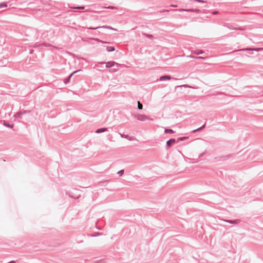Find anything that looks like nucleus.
I'll return each instance as SVG.
<instances>
[{"label": "nucleus", "instance_id": "a878e982", "mask_svg": "<svg viewBox=\"0 0 263 263\" xmlns=\"http://www.w3.org/2000/svg\"><path fill=\"white\" fill-rule=\"evenodd\" d=\"M203 53V51L201 50V51H200L199 52H197V53H197V54H200V53Z\"/></svg>", "mask_w": 263, "mask_h": 263}, {"label": "nucleus", "instance_id": "f8f14e48", "mask_svg": "<svg viewBox=\"0 0 263 263\" xmlns=\"http://www.w3.org/2000/svg\"><path fill=\"white\" fill-rule=\"evenodd\" d=\"M176 88H182V87H184V88H194L193 87H192V86H190L187 84H183V85H181L180 86H175Z\"/></svg>", "mask_w": 263, "mask_h": 263}, {"label": "nucleus", "instance_id": "20e7f679", "mask_svg": "<svg viewBox=\"0 0 263 263\" xmlns=\"http://www.w3.org/2000/svg\"><path fill=\"white\" fill-rule=\"evenodd\" d=\"M222 220L227 223L233 224H238L241 221V220L239 219H236L235 220L222 219Z\"/></svg>", "mask_w": 263, "mask_h": 263}, {"label": "nucleus", "instance_id": "b1692460", "mask_svg": "<svg viewBox=\"0 0 263 263\" xmlns=\"http://www.w3.org/2000/svg\"><path fill=\"white\" fill-rule=\"evenodd\" d=\"M7 263H16L15 261L14 260H11Z\"/></svg>", "mask_w": 263, "mask_h": 263}, {"label": "nucleus", "instance_id": "6e6552de", "mask_svg": "<svg viewBox=\"0 0 263 263\" xmlns=\"http://www.w3.org/2000/svg\"><path fill=\"white\" fill-rule=\"evenodd\" d=\"M67 194L68 195V196L72 198H74V199H78L80 197V195H79V196H74L73 195V194L71 192H67Z\"/></svg>", "mask_w": 263, "mask_h": 263}, {"label": "nucleus", "instance_id": "2eb2a0df", "mask_svg": "<svg viewBox=\"0 0 263 263\" xmlns=\"http://www.w3.org/2000/svg\"><path fill=\"white\" fill-rule=\"evenodd\" d=\"M262 48H246L245 49L246 50H253V51H260L262 50ZM241 50H244V49H241Z\"/></svg>", "mask_w": 263, "mask_h": 263}, {"label": "nucleus", "instance_id": "9b49d317", "mask_svg": "<svg viewBox=\"0 0 263 263\" xmlns=\"http://www.w3.org/2000/svg\"><path fill=\"white\" fill-rule=\"evenodd\" d=\"M164 133L165 134H173L175 132L172 129L165 128L164 129Z\"/></svg>", "mask_w": 263, "mask_h": 263}, {"label": "nucleus", "instance_id": "f03ea898", "mask_svg": "<svg viewBox=\"0 0 263 263\" xmlns=\"http://www.w3.org/2000/svg\"><path fill=\"white\" fill-rule=\"evenodd\" d=\"M232 154H229L226 156H222L216 157L214 158L215 161L217 162L219 161H226L229 158H231L232 156Z\"/></svg>", "mask_w": 263, "mask_h": 263}, {"label": "nucleus", "instance_id": "5701e85b", "mask_svg": "<svg viewBox=\"0 0 263 263\" xmlns=\"http://www.w3.org/2000/svg\"><path fill=\"white\" fill-rule=\"evenodd\" d=\"M28 112H30V110H24L22 113H23V114H26V113H28Z\"/></svg>", "mask_w": 263, "mask_h": 263}, {"label": "nucleus", "instance_id": "f3484780", "mask_svg": "<svg viewBox=\"0 0 263 263\" xmlns=\"http://www.w3.org/2000/svg\"><path fill=\"white\" fill-rule=\"evenodd\" d=\"M138 109L139 110H142L143 109V105L139 102L138 101Z\"/></svg>", "mask_w": 263, "mask_h": 263}, {"label": "nucleus", "instance_id": "6ab92c4d", "mask_svg": "<svg viewBox=\"0 0 263 263\" xmlns=\"http://www.w3.org/2000/svg\"><path fill=\"white\" fill-rule=\"evenodd\" d=\"M124 173V170H121L118 172L117 174L119 175V176H122Z\"/></svg>", "mask_w": 263, "mask_h": 263}, {"label": "nucleus", "instance_id": "ddd939ff", "mask_svg": "<svg viewBox=\"0 0 263 263\" xmlns=\"http://www.w3.org/2000/svg\"><path fill=\"white\" fill-rule=\"evenodd\" d=\"M188 138H189L187 137H179L178 138H177V139H176V142L178 143L179 141H183V140H184L185 139H187Z\"/></svg>", "mask_w": 263, "mask_h": 263}, {"label": "nucleus", "instance_id": "cd10ccee", "mask_svg": "<svg viewBox=\"0 0 263 263\" xmlns=\"http://www.w3.org/2000/svg\"><path fill=\"white\" fill-rule=\"evenodd\" d=\"M97 41L99 42H103L102 41L100 40H97Z\"/></svg>", "mask_w": 263, "mask_h": 263}, {"label": "nucleus", "instance_id": "4468645a", "mask_svg": "<svg viewBox=\"0 0 263 263\" xmlns=\"http://www.w3.org/2000/svg\"><path fill=\"white\" fill-rule=\"evenodd\" d=\"M106 50L107 51L110 52V51H114L115 50V49L114 47L107 46V47H106Z\"/></svg>", "mask_w": 263, "mask_h": 263}, {"label": "nucleus", "instance_id": "dca6fc26", "mask_svg": "<svg viewBox=\"0 0 263 263\" xmlns=\"http://www.w3.org/2000/svg\"><path fill=\"white\" fill-rule=\"evenodd\" d=\"M102 235V233L99 232H95L90 235L91 237H97L98 236H100Z\"/></svg>", "mask_w": 263, "mask_h": 263}, {"label": "nucleus", "instance_id": "a211bd4d", "mask_svg": "<svg viewBox=\"0 0 263 263\" xmlns=\"http://www.w3.org/2000/svg\"><path fill=\"white\" fill-rule=\"evenodd\" d=\"M7 7V4L6 3H0V9L3 8H6Z\"/></svg>", "mask_w": 263, "mask_h": 263}, {"label": "nucleus", "instance_id": "aec40b11", "mask_svg": "<svg viewBox=\"0 0 263 263\" xmlns=\"http://www.w3.org/2000/svg\"><path fill=\"white\" fill-rule=\"evenodd\" d=\"M205 127V123H204L203 125H202L201 127L198 128V130L199 131H200L202 129H203V128H204Z\"/></svg>", "mask_w": 263, "mask_h": 263}, {"label": "nucleus", "instance_id": "412c9836", "mask_svg": "<svg viewBox=\"0 0 263 263\" xmlns=\"http://www.w3.org/2000/svg\"><path fill=\"white\" fill-rule=\"evenodd\" d=\"M120 135L122 138H126V139H128V138L129 137L128 135H124V134H120Z\"/></svg>", "mask_w": 263, "mask_h": 263}, {"label": "nucleus", "instance_id": "4be33fe9", "mask_svg": "<svg viewBox=\"0 0 263 263\" xmlns=\"http://www.w3.org/2000/svg\"><path fill=\"white\" fill-rule=\"evenodd\" d=\"M206 151H205L204 152H203L202 153L200 154L199 156V158L202 157L206 154Z\"/></svg>", "mask_w": 263, "mask_h": 263}, {"label": "nucleus", "instance_id": "423d86ee", "mask_svg": "<svg viewBox=\"0 0 263 263\" xmlns=\"http://www.w3.org/2000/svg\"><path fill=\"white\" fill-rule=\"evenodd\" d=\"M171 80V77L169 76H164L160 77V81H170Z\"/></svg>", "mask_w": 263, "mask_h": 263}, {"label": "nucleus", "instance_id": "0eeeda50", "mask_svg": "<svg viewBox=\"0 0 263 263\" xmlns=\"http://www.w3.org/2000/svg\"><path fill=\"white\" fill-rule=\"evenodd\" d=\"M3 124L5 126H6L7 127H8V128H12L14 127V125L13 124H10L8 122H7V121H6L5 120H3Z\"/></svg>", "mask_w": 263, "mask_h": 263}, {"label": "nucleus", "instance_id": "2f4dec72", "mask_svg": "<svg viewBox=\"0 0 263 263\" xmlns=\"http://www.w3.org/2000/svg\"><path fill=\"white\" fill-rule=\"evenodd\" d=\"M214 14H217V12H215L213 13Z\"/></svg>", "mask_w": 263, "mask_h": 263}, {"label": "nucleus", "instance_id": "7ed1b4c3", "mask_svg": "<svg viewBox=\"0 0 263 263\" xmlns=\"http://www.w3.org/2000/svg\"><path fill=\"white\" fill-rule=\"evenodd\" d=\"M176 141L175 138H171L166 142V149H168L170 147L173 146L174 144L176 143Z\"/></svg>", "mask_w": 263, "mask_h": 263}, {"label": "nucleus", "instance_id": "1a4fd4ad", "mask_svg": "<svg viewBox=\"0 0 263 263\" xmlns=\"http://www.w3.org/2000/svg\"><path fill=\"white\" fill-rule=\"evenodd\" d=\"M105 64H106V67L107 68H110V67H112L115 64V62H108L106 63Z\"/></svg>", "mask_w": 263, "mask_h": 263}, {"label": "nucleus", "instance_id": "39448f33", "mask_svg": "<svg viewBox=\"0 0 263 263\" xmlns=\"http://www.w3.org/2000/svg\"><path fill=\"white\" fill-rule=\"evenodd\" d=\"M107 131V128L106 127L100 128L96 129L95 133L97 134H100Z\"/></svg>", "mask_w": 263, "mask_h": 263}, {"label": "nucleus", "instance_id": "bb28decb", "mask_svg": "<svg viewBox=\"0 0 263 263\" xmlns=\"http://www.w3.org/2000/svg\"><path fill=\"white\" fill-rule=\"evenodd\" d=\"M180 11H191V10H184V9H181V10H180Z\"/></svg>", "mask_w": 263, "mask_h": 263}, {"label": "nucleus", "instance_id": "7c9ffc66", "mask_svg": "<svg viewBox=\"0 0 263 263\" xmlns=\"http://www.w3.org/2000/svg\"><path fill=\"white\" fill-rule=\"evenodd\" d=\"M108 181L107 180H105L104 181V182H107Z\"/></svg>", "mask_w": 263, "mask_h": 263}, {"label": "nucleus", "instance_id": "c756f323", "mask_svg": "<svg viewBox=\"0 0 263 263\" xmlns=\"http://www.w3.org/2000/svg\"><path fill=\"white\" fill-rule=\"evenodd\" d=\"M73 74V73H72V74H71L70 75V76L69 77V79L71 77H72V74Z\"/></svg>", "mask_w": 263, "mask_h": 263}, {"label": "nucleus", "instance_id": "f257e3e1", "mask_svg": "<svg viewBox=\"0 0 263 263\" xmlns=\"http://www.w3.org/2000/svg\"><path fill=\"white\" fill-rule=\"evenodd\" d=\"M134 117L140 121H144L146 120H153L149 117L142 114H135L134 115Z\"/></svg>", "mask_w": 263, "mask_h": 263}, {"label": "nucleus", "instance_id": "9d476101", "mask_svg": "<svg viewBox=\"0 0 263 263\" xmlns=\"http://www.w3.org/2000/svg\"><path fill=\"white\" fill-rule=\"evenodd\" d=\"M23 115V113H22V112H18L15 114L14 115V117L15 118L21 119L22 118Z\"/></svg>", "mask_w": 263, "mask_h": 263}, {"label": "nucleus", "instance_id": "393cba45", "mask_svg": "<svg viewBox=\"0 0 263 263\" xmlns=\"http://www.w3.org/2000/svg\"><path fill=\"white\" fill-rule=\"evenodd\" d=\"M197 131H199V130H198V128H197V129H196L193 130L192 131V133H195V132H197Z\"/></svg>", "mask_w": 263, "mask_h": 263}, {"label": "nucleus", "instance_id": "c85d7f7f", "mask_svg": "<svg viewBox=\"0 0 263 263\" xmlns=\"http://www.w3.org/2000/svg\"><path fill=\"white\" fill-rule=\"evenodd\" d=\"M196 1H198V2H203V1H199V0H196Z\"/></svg>", "mask_w": 263, "mask_h": 263}]
</instances>
